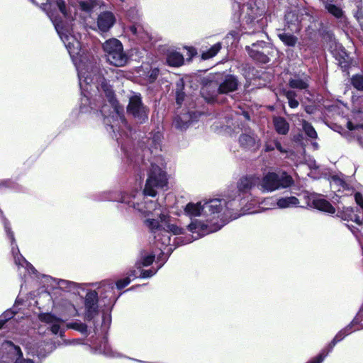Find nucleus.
<instances>
[{"mask_svg": "<svg viewBox=\"0 0 363 363\" xmlns=\"http://www.w3.org/2000/svg\"><path fill=\"white\" fill-rule=\"evenodd\" d=\"M74 63L78 72L82 93L84 96L82 99V103L85 104L89 101L87 94H91V92L94 93L97 91L104 93L113 106L116 114L120 116L121 120H123L121 116L122 109L116 104L111 86L108 84L101 75L96 59L89 54L83 52L79 58L74 60Z\"/></svg>", "mask_w": 363, "mask_h": 363, "instance_id": "obj_1", "label": "nucleus"}, {"mask_svg": "<svg viewBox=\"0 0 363 363\" xmlns=\"http://www.w3.org/2000/svg\"><path fill=\"white\" fill-rule=\"evenodd\" d=\"M74 63L78 72L82 93L84 96L82 99V103L85 104L89 101L87 94H91V92L94 93L97 91L104 93L113 106L116 114L120 116L121 120H123L121 116L122 109L116 104L111 86L108 84L101 75L96 59L89 54L83 52L79 58L74 60Z\"/></svg>", "mask_w": 363, "mask_h": 363, "instance_id": "obj_2", "label": "nucleus"}, {"mask_svg": "<svg viewBox=\"0 0 363 363\" xmlns=\"http://www.w3.org/2000/svg\"><path fill=\"white\" fill-rule=\"evenodd\" d=\"M40 5L53 23L61 40L67 48L72 60L82 55L81 43L77 37L72 34L74 16L70 8L67 9L62 0H31Z\"/></svg>", "mask_w": 363, "mask_h": 363, "instance_id": "obj_3", "label": "nucleus"}, {"mask_svg": "<svg viewBox=\"0 0 363 363\" xmlns=\"http://www.w3.org/2000/svg\"><path fill=\"white\" fill-rule=\"evenodd\" d=\"M203 203L204 216L208 217L206 222L195 220L188 225L189 231L197 234L194 239L220 230L225 224L223 217L230 213L224 199H203Z\"/></svg>", "mask_w": 363, "mask_h": 363, "instance_id": "obj_4", "label": "nucleus"}, {"mask_svg": "<svg viewBox=\"0 0 363 363\" xmlns=\"http://www.w3.org/2000/svg\"><path fill=\"white\" fill-rule=\"evenodd\" d=\"M164 169L165 164L161 158H158L155 162L151 163L143 190L145 195L155 196L157 189H162L167 185L168 179Z\"/></svg>", "mask_w": 363, "mask_h": 363, "instance_id": "obj_5", "label": "nucleus"}, {"mask_svg": "<svg viewBox=\"0 0 363 363\" xmlns=\"http://www.w3.org/2000/svg\"><path fill=\"white\" fill-rule=\"evenodd\" d=\"M145 196L144 193H139L131 198L124 197L121 202L126 203L129 206H133L145 216H150V215L159 216L160 222L164 221L167 217L161 211L160 205L156 201L146 199L145 198Z\"/></svg>", "mask_w": 363, "mask_h": 363, "instance_id": "obj_6", "label": "nucleus"}, {"mask_svg": "<svg viewBox=\"0 0 363 363\" xmlns=\"http://www.w3.org/2000/svg\"><path fill=\"white\" fill-rule=\"evenodd\" d=\"M103 49L107 61L116 67H123L128 62V57L123 51L121 41L116 38H111L105 41Z\"/></svg>", "mask_w": 363, "mask_h": 363, "instance_id": "obj_7", "label": "nucleus"}, {"mask_svg": "<svg viewBox=\"0 0 363 363\" xmlns=\"http://www.w3.org/2000/svg\"><path fill=\"white\" fill-rule=\"evenodd\" d=\"M293 184V179L285 173L279 175L274 172H269L259 180V186L262 191L272 192L280 188L290 186Z\"/></svg>", "mask_w": 363, "mask_h": 363, "instance_id": "obj_8", "label": "nucleus"}, {"mask_svg": "<svg viewBox=\"0 0 363 363\" xmlns=\"http://www.w3.org/2000/svg\"><path fill=\"white\" fill-rule=\"evenodd\" d=\"M3 347L7 352L1 356L0 363H33L30 359H23L20 347L14 345L11 342H4Z\"/></svg>", "mask_w": 363, "mask_h": 363, "instance_id": "obj_9", "label": "nucleus"}, {"mask_svg": "<svg viewBox=\"0 0 363 363\" xmlns=\"http://www.w3.org/2000/svg\"><path fill=\"white\" fill-rule=\"evenodd\" d=\"M128 111L141 121L147 118V111L141 103L140 96L133 95L130 98Z\"/></svg>", "mask_w": 363, "mask_h": 363, "instance_id": "obj_10", "label": "nucleus"}, {"mask_svg": "<svg viewBox=\"0 0 363 363\" xmlns=\"http://www.w3.org/2000/svg\"><path fill=\"white\" fill-rule=\"evenodd\" d=\"M268 47L269 45L266 43L260 41L252 44V48H247L248 53L255 60L261 63H267L269 62V57L264 51H261L259 49H266Z\"/></svg>", "mask_w": 363, "mask_h": 363, "instance_id": "obj_11", "label": "nucleus"}, {"mask_svg": "<svg viewBox=\"0 0 363 363\" xmlns=\"http://www.w3.org/2000/svg\"><path fill=\"white\" fill-rule=\"evenodd\" d=\"M116 17L113 13L105 11L97 18V28L101 32H107L115 23Z\"/></svg>", "mask_w": 363, "mask_h": 363, "instance_id": "obj_12", "label": "nucleus"}, {"mask_svg": "<svg viewBox=\"0 0 363 363\" xmlns=\"http://www.w3.org/2000/svg\"><path fill=\"white\" fill-rule=\"evenodd\" d=\"M98 296L96 291H89L86 294L85 298V308L86 310V317L91 319L97 313Z\"/></svg>", "mask_w": 363, "mask_h": 363, "instance_id": "obj_13", "label": "nucleus"}, {"mask_svg": "<svg viewBox=\"0 0 363 363\" xmlns=\"http://www.w3.org/2000/svg\"><path fill=\"white\" fill-rule=\"evenodd\" d=\"M39 319L45 323L50 325V330L52 333L57 334L58 333L62 335L60 330L61 325L63 323V320L59 318L54 316L50 313H43L39 315Z\"/></svg>", "mask_w": 363, "mask_h": 363, "instance_id": "obj_14", "label": "nucleus"}, {"mask_svg": "<svg viewBox=\"0 0 363 363\" xmlns=\"http://www.w3.org/2000/svg\"><path fill=\"white\" fill-rule=\"evenodd\" d=\"M259 185V178L255 175L242 177L238 183V189L240 192H247L255 186Z\"/></svg>", "mask_w": 363, "mask_h": 363, "instance_id": "obj_15", "label": "nucleus"}, {"mask_svg": "<svg viewBox=\"0 0 363 363\" xmlns=\"http://www.w3.org/2000/svg\"><path fill=\"white\" fill-rule=\"evenodd\" d=\"M184 214L189 217L204 216L203 200L197 203L190 202L184 208Z\"/></svg>", "mask_w": 363, "mask_h": 363, "instance_id": "obj_16", "label": "nucleus"}, {"mask_svg": "<svg viewBox=\"0 0 363 363\" xmlns=\"http://www.w3.org/2000/svg\"><path fill=\"white\" fill-rule=\"evenodd\" d=\"M238 85V81L233 76H228L220 84L218 92L220 94H227L237 89Z\"/></svg>", "mask_w": 363, "mask_h": 363, "instance_id": "obj_17", "label": "nucleus"}, {"mask_svg": "<svg viewBox=\"0 0 363 363\" xmlns=\"http://www.w3.org/2000/svg\"><path fill=\"white\" fill-rule=\"evenodd\" d=\"M313 206L314 208L325 211L329 213H334L335 212V208L330 203L324 199H316L313 201Z\"/></svg>", "mask_w": 363, "mask_h": 363, "instance_id": "obj_18", "label": "nucleus"}, {"mask_svg": "<svg viewBox=\"0 0 363 363\" xmlns=\"http://www.w3.org/2000/svg\"><path fill=\"white\" fill-rule=\"evenodd\" d=\"M240 145L245 148H257L258 145L257 144V140L254 137L253 134H242L239 138Z\"/></svg>", "mask_w": 363, "mask_h": 363, "instance_id": "obj_19", "label": "nucleus"}, {"mask_svg": "<svg viewBox=\"0 0 363 363\" xmlns=\"http://www.w3.org/2000/svg\"><path fill=\"white\" fill-rule=\"evenodd\" d=\"M273 123L275 130L279 134L286 135L289 132V125L284 118L274 117Z\"/></svg>", "mask_w": 363, "mask_h": 363, "instance_id": "obj_20", "label": "nucleus"}, {"mask_svg": "<svg viewBox=\"0 0 363 363\" xmlns=\"http://www.w3.org/2000/svg\"><path fill=\"white\" fill-rule=\"evenodd\" d=\"M299 203L298 199L295 196L281 198L277 200V204L280 208H291L297 206Z\"/></svg>", "mask_w": 363, "mask_h": 363, "instance_id": "obj_21", "label": "nucleus"}, {"mask_svg": "<svg viewBox=\"0 0 363 363\" xmlns=\"http://www.w3.org/2000/svg\"><path fill=\"white\" fill-rule=\"evenodd\" d=\"M167 62L170 66L179 67L183 64L184 57L180 53L172 52L168 55Z\"/></svg>", "mask_w": 363, "mask_h": 363, "instance_id": "obj_22", "label": "nucleus"}, {"mask_svg": "<svg viewBox=\"0 0 363 363\" xmlns=\"http://www.w3.org/2000/svg\"><path fill=\"white\" fill-rule=\"evenodd\" d=\"M57 285L62 290L72 291L74 294L78 293V285L74 282L60 279L58 281Z\"/></svg>", "mask_w": 363, "mask_h": 363, "instance_id": "obj_23", "label": "nucleus"}, {"mask_svg": "<svg viewBox=\"0 0 363 363\" xmlns=\"http://www.w3.org/2000/svg\"><path fill=\"white\" fill-rule=\"evenodd\" d=\"M189 116L188 114H183L177 116L174 121V125L180 130H184L189 126Z\"/></svg>", "mask_w": 363, "mask_h": 363, "instance_id": "obj_24", "label": "nucleus"}, {"mask_svg": "<svg viewBox=\"0 0 363 363\" xmlns=\"http://www.w3.org/2000/svg\"><path fill=\"white\" fill-rule=\"evenodd\" d=\"M279 38L287 46H294L297 42V38L294 35L286 33H281L278 35Z\"/></svg>", "mask_w": 363, "mask_h": 363, "instance_id": "obj_25", "label": "nucleus"}, {"mask_svg": "<svg viewBox=\"0 0 363 363\" xmlns=\"http://www.w3.org/2000/svg\"><path fill=\"white\" fill-rule=\"evenodd\" d=\"M221 45L220 43L213 45L209 50L203 52L201 54V58L203 60H208L213 57L220 51Z\"/></svg>", "mask_w": 363, "mask_h": 363, "instance_id": "obj_26", "label": "nucleus"}, {"mask_svg": "<svg viewBox=\"0 0 363 363\" xmlns=\"http://www.w3.org/2000/svg\"><path fill=\"white\" fill-rule=\"evenodd\" d=\"M12 254L14 257V262L16 265L21 266L23 267H27L29 265V263L26 260V259L21 255H18L19 251L18 247L15 249L13 247L11 250Z\"/></svg>", "mask_w": 363, "mask_h": 363, "instance_id": "obj_27", "label": "nucleus"}, {"mask_svg": "<svg viewBox=\"0 0 363 363\" xmlns=\"http://www.w3.org/2000/svg\"><path fill=\"white\" fill-rule=\"evenodd\" d=\"M80 9L85 12H90L96 5V0H79Z\"/></svg>", "mask_w": 363, "mask_h": 363, "instance_id": "obj_28", "label": "nucleus"}, {"mask_svg": "<svg viewBox=\"0 0 363 363\" xmlns=\"http://www.w3.org/2000/svg\"><path fill=\"white\" fill-rule=\"evenodd\" d=\"M325 7L330 14L336 18H340L343 15L342 10L336 5L325 2Z\"/></svg>", "mask_w": 363, "mask_h": 363, "instance_id": "obj_29", "label": "nucleus"}, {"mask_svg": "<svg viewBox=\"0 0 363 363\" xmlns=\"http://www.w3.org/2000/svg\"><path fill=\"white\" fill-rule=\"evenodd\" d=\"M284 95L288 99L289 105L291 108H295L298 106V101L296 99V94L294 91H284Z\"/></svg>", "mask_w": 363, "mask_h": 363, "instance_id": "obj_30", "label": "nucleus"}, {"mask_svg": "<svg viewBox=\"0 0 363 363\" xmlns=\"http://www.w3.org/2000/svg\"><path fill=\"white\" fill-rule=\"evenodd\" d=\"M289 86L293 89H304L308 87V83L303 79H293L289 81Z\"/></svg>", "mask_w": 363, "mask_h": 363, "instance_id": "obj_31", "label": "nucleus"}, {"mask_svg": "<svg viewBox=\"0 0 363 363\" xmlns=\"http://www.w3.org/2000/svg\"><path fill=\"white\" fill-rule=\"evenodd\" d=\"M303 128L308 137H310L311 138H317L316 131L315 130L313 127L309 123L304 121L303 122Z\"/></svg>", "mask_w": 363, "mask_h": 363, "instance_id": "obj_32", "label": "nucleus"}, {"mask_svg": "<svg viewBox=\"0 0 363 363\" xmlns=\"http://www.w3.org/2000/svg\"><path fill=\"white\" fill-rule=\"evenodd\" d=\"M162 223H164L165 228H166L167 231L172 232L174 235H180V234L183 233L184 230L182 228H180L174 224H171V223H167L166 220L164 221H163Z\"/></svg>", "mask_w": 363, "mask_h": 363, "instance_id": "obj_33", "label": "nucleus"}, {"mask_svg": "<svg viewBox=\"0 0 363 363\" xmlns=\"http://www.w3.org/2000/svg\"><path fill=\"white\" fill-rule=\"evenodd\" d=\"M145 225L151 230H157L161 227L158 220L148 218L144 221Z\"/></svg>", "mask_w": 363, "mask_h": 363, "instance_id": "obj_34", "label": "nucleus"}, {"mask_svg": "<svg viewBox=\"0 0 363 363\" xmlns=\"http://www.w3.org/2000/svg\"><path fill=\"white\" fill-rule=\"evenodd\" d=\"M130 277H133V278L137 277L138 275H137V273L135 272V271H133L131 274H130L128 277H126L123 279L118 280L116 282L117 288L119 289H121L124 288L125 286H126L127 285H128L130 282Z\"/></svg>", "mask_w": 363, "mask_h": 363, "instance_id": "obj_35", "label": "nucleus"}, {"mask_svg": "<svg viewBox=\"0 0 363 363\" xmlns=\"http://www.w3.org/2000/svg\"><path fill=\"white\" fill-rule=\"evenodd\" d=\"M352 84L357 90L363 91V76L355 75L352 78Z\"/></svg>", "mask_w": 363, "mask_h": 363, "instance_id": "obj_36", "label": "nucleus"}, {"mask_svg": "<svg viewBox=\"0 0 363 363\" xmlns=\"http://www.w3.org/2000/svg\"><path fill=\"white\" fill-rule=\"evenodd\" d=\"M15 313L11 310L6 311L1 315H0V328L4 324L14 315Z\"/></svg>", "mask_w": 363, "mask_h": 363, "instance_id": "obj_37", "label": "nucleus"}, {"mask_svg": "<svg viewBox=\"0 0 363 363\" xmlns=\"http://www.w3.org/2000/svg\"><path fill=\"white\" fill-rule=\"evenodd\" d=\"M73 329L79 331L82 333H85L87 331V327L84 323H74L70 325Z\"/></svg>", "mask_w": 363, "mask_h": 363, "instance_id": "obj_38", "label": "nucleus"}, {"mask_svg": "<svg viewBox=\"0 0 363 363\" xmlns=\"http://www.w3.org/2000/svg\"><path fill=\"white\" fill-rule=\"evenodd\" d=\"M154 259H155V255H148L147 256H145L143 258L141 264L143 267H147V266L150 265L153 262Z\"/></svg>", "mask_w": 363, "mask_h": 363, "instance_id": "obj_39", "label": "nucleus"}, {"mask_svg": "<svg viewBox=\"0 0 363 363\" xmlns=\"http://www.w3.org/2000/svg\"><path fill=\"white\" fill-rule=\"evenodd\" d=\"M4 228H5V230H6V232L7 235L11 238V243L13 244L15 242V239H14L13 233L11 231L10 228L8 226V223H7V220L6 219H5V221H4Z\"/></svg>", "mask_w": 363, "mask_h": 363, "instance_id": "obj_40", "label": "nucleus"}, {"mask_svg": "<svg viewBox=\"0 0 363 363\" xmlns=\"http://www.w3.org/2000/svg\"><path fill=\"white\" fill-rule=\"evenodd\" d=\"M156 272H153L150 269L149 270H142L141 274L140 275L142 278H147L153 276L155 274Z\"/></svg>", "mask_w": 363, "mask_h": 363, "instance_id": "obj_41", "label": "nucleus"}, {"mask_svg": "<svg viewBox=\"0 0 363 363\" xmlns=\"http://www.w3.org/2000/svg\"><path fill=\"white\" fill-rule=\"evenodd\" d=\"M354 197L357 203L363 208V196L359 193H357Z\"/></svg>", "mask_w": 363, "mask_h": 363, "instance_id": "obj_42", "label": "nucleus"}, {"mask_svg": "<svg viewBox=\"0 0 363 363\" xmlns=\"http://www.w3.org/2000/svg\"><path fill=\"white\" fill-rule=\"evenodd\" d=\"M184 99V94L182 91H177V103L180 104Z\"/></svg>", "mask_w": 363, "mask_h": 363, "instance_id": "obj_43", "label": "nucleus"}, {"mask_svg": "<svg viewBox=\"0 0 363 363\" xmlns=\"http://www.w3.org/2000/svg\"><path fill=\"white\" fill-rule=\"evenodd\" d=\"M158 73H159V70L157 69H154L151 71V74L150 75V82H153L157 77L158 75Z\"/></svg>", "mask_w": 363, "mask_h": 363, "instance_id": "obj_44", "label": "nucleus"}, {"mask_svg": "<svg viewBox=\"0 0 363 363\" xmlns=\"http://www.w3.org/2000/svg\"><path fill=\"white\" fill-rule=\"evenodd\" d=\"M358 128H363V124L354 125L352 122L348 123V128L350 130H354Z\"/></svg>", "mask_w": 363, "mask_h": 363, "instance_id": "obj_45", "label": "nucleus"}, {"mask_svg": "<svg viewBox=\"0 0 363 363\" xmlns=\"http://www.w3.org/2000/svg\"><path fill=\"white\" fill-rule=\"evenodd\" d=\"M275 147L281 152H287V151L282 147L279 142H275Z\"/></svg>", "mask_w": 363, "mask_h": 363, "instance_id": "obj_46", "label": "nucleus"}, {"mask_svg": "<svg viewBox=\"0 0 363 363\" xmlns=\"http://www.w3.org/2000/svg\"><path fill=\"white\" fill-rule=\"evenodd\" d=\"M355 216V218H354L355 223H357L358 225H361L362 221L360 220L359 217L357 216Z\"/></svg>", "mask_w": 363, "mask_h": 363, "instance_id": "obj_47", "label": "nucleus"}, {"mask_svg": "<svg viewBox=\"0 0 363 363\" xmlns=\"http://www.w3.org/2000/svg\"><path fill=\"white\" fill-rule=\"evenodd\" d=\"M130 30H131V31H132V33H134V34H136V33H137V29H136V28H135V26H132V27H130Z\"/></svg>", "mask_w": 363, "mask_h": 363, "instance_id": "obj_48", "label": "nucleus"}, {"mask_svg": "<svg viewBox=\"0 0 363 363\" xmlns=\"http://www.w3.org/2000/svg\"><path fill=\"white\" fill-rule=\"evenodd\" d=\"M274 150V147H271V146H269V145H266V150H267V151H271V150Z\"/></svg>", "mask_w": 363, "mask_h": 363, "instance_id": "obj_49", "label": "nucleus"}, {"mask_svg": "<svg viewBox=\"0 0 363 363\" xmlns=\"http://www.w3.org/2000/svg\"><path fill=\"white\" fill-rule=\"evenodd\" d=\"M101 112L102 113V114H104V113H105L104 107H103V108L101 110Z\"/></svg>", "mask_w": 363, "mask_h": 363, "instance_id": "obj_50", "label": "nucleus"}]
</instances>
